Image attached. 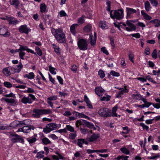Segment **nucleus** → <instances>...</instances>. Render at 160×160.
I'll use <instances>...</instances> for the list:
<instances>
[{"instance_id": "obj_1", "label": "nucleus", "mask_w": 160, "mask_h": 160, "mask_svg": "<svg viewBox=\"0 0 160 160\" xmlns=\"http://www.w3.org/2000/svg\"><path fill=\"white\" fill-rule=\"evenodd\" d=\"M52 33L55 37L57 41L60 43H65L66 38L65 34L61 28L55 29L52 28L51 30Z\"/></svg>"}, {"instance_id": "obj_2", "label": "nucleus", "mask_w": 160, "mask_h": 160, "mask_svg": "<svg viewBox=\"0 0 160 160\" xmlns=\"http://www.w3.org/2000/svg\"><path fill=\"white\" fill-rule=\"evenodd\" d=\"M33 112L32 116L33 117L39 118L41 115L51 114L52 112L50 109H34Z\"/></svg>"}, {"instance_id": "obj_3", "label": "nucleus", "mask_w": 160, "mask_h": 160, "mask_svg": "<svg viewBox=\"0 0 160 160\" xmlns=\"http://www.w3.org/2000/svg\"><path fill=\"white\" fill-rule=\"evenodd\" d=\"M112 11L110 12V17L112 18L120 20L123 18V11L122 9L115 10L113 14H112Z\"/></svg>"}, {"instance_id": "obj_4", "label": "nucleus", "mask_w": 160, "mask_h": 160, "mask_svg": "<svg viewBox=\"0 0 160 160\" xmlns=\"http://www.w3.org/2000/svg\"><path fill=\"white\" fill-rule=\"evenodd\" d=\"M36 99L34 96L32 94H29L28 97H23L21 100V102L24 104H31L33 101H35Z\"/></svg>"}, {"instance_id": "obj_5", "label": "nucleus", "mask_w": 160, "mask_h": 160, "mask_svg": "<svg viewBox=\"0 0 160 160\" xmlns=\"http://www.w3.org/2000/svg\"><path fill=\"white\" fill-rule=\"evenodd\" d=\"M87 41L83 39H80L78 42V47L80 50H85L87 49Z\"/></svg>"}, {"instance_id": "obj_6", "label": "nucleus", "mask_w": 160, "mask_h": 160, "mask_svg": "<svg viewBox=\"0 0 160 160\" xmlns=\"http://www.w3.org/2000/svg\"><path fill=\"white\" fill-rule=\"evenodd\" d=\"M57 126L56 124L54 123H50L47 124L46 128H43V132L47 133L51 131L55 130L57 128Z\"/></svg>"}, {"instance_id": "obj_7", "label": "nucleus", "mask_w": 160, "mask_h": 160, "mask_svg": "<svg viewBox=\"0 0 160 160\" xmlns=\"http://www.w3.org/2000/svg\"><path fill=\"white\" fill-rule=\"evenodd\" d=\"M99 114L102 117H108L111 116L110 112L109 110L106 108H102L98 111Z\"/></svg>"}, {"instance_id": "obj_8", "label": "nucleus", "mask_w": 160, "mask_h": 160, "mask_svg": "<svg viewBox=\"0 0 160 160\" xmlns=\"http://www.w3.org/2000/svg\"><path fill=\"white\" fill-rule=\"evenodd\" d=\"M12 137L11 138V141L12 142H19L24 144V139L20 136L17 134H14L12 135Z\"/></svg>"}, {"instance_id": "obj_9", "label": "nucleus", "mask_w": 160, "mask_h": 160, "mask_svg": "<svg viewBox=\"0 0 160 160\" xmlns=\"http://www.w3.org/2000/svg\"><path fill=\"white\" fill-rule=\"evenodd\" d=\"M0 35L4 37H8L10 35V33L6 27L4 26L0 25Z\"/></svg>"}, {"instance_id": "obj_10", "label": "nucleus", "mask_w": 160, "mask_h": 160, "mask_svg": "<svg viewBox=\"0 0 160 160\" xmlns=\"http://www.w3.org/2000/svg\"><path fill=\"white\" fill-rule=\"evenodd\" d=\"M134 22V21L127 20L126 22V23L128 27H126V30L128 31H131L133 30H135L136 29L135 26L131 22Z\"/></svg>"}, {"instance_id": "obj_11", "label": "nucleus", "mask_w": 160, "mask_h": 160, "mask_svg": "<svg viewBox=\"0 0 160 160\" xmlns=\"http://www.w3.org/2000/svg\"><path fill=\"white\" fill-rule=\"evenodd\" d=\"M31 29L27 27L26 25H21L19 27V32L21 33H25L28 34L31 31Z\"/></svg>"}, {"instance_id": "obj_12", "label": "nucleus", "mask_w": 160, "mask_h": 160, "mask_svg": "<svg viewBox=\"0 0 160 160\" xmlns=\"http://www.w3.org/2000/svg\"><path fill=\"white\" fill-rule=\"evenodd\" d=\"M126 11L127 12L126 18L128 19L131 17V14L137 12L136 10L132 8H126Z\"/></svg>"}, {"instance_id": "obj_13", "label": "nucleus", "mask_w": 160, "mask_h": 160, "mask_svg": "<svg viewBox=\"0 0 160 160\" xmlns=\"http://www.w3.org/2000/svg\"><path fill=\"white\" fill-rule=\"evenodd\" d=\"M90 42L92 46L95 45L96 40L97 38V34L95 32H94V36L91 33L89 35Z\"/></svg>"}, {"instance_id": "obj_14", "label": "nucleus", "mask_w": 160, "mask_h": 160, "mask_svg": "<svg viewBox=\"0 0 160 160\" xmlns=\"http://www.w3.org/2000/svg\"><path fill=\"white\" fill-rule=\"evenodd\" d=\"M87 121L83 119L78 120L76 122L75 125L77 128H79V126H82L84 128L86 127V123Z\"/></svg>"}, {"instance_id": "obj_15", "label": "nucleus", "mask_w": 160, "mask_h": 160, "mask_svg": "<svg viewBox=\"0 0 160 160\" xmlns=\"http://www.w3.org/2000/svg\"><path fill=\"white\" fill-rule=\"evenodd\" d=\"M100 137V135L98 133H93L89 138V141L90 142L96 141Z\"/></svg>"}, {"instance_id": "obj_16", "label": "nucleus", "mask_w": 160, "mask_h": 160, "mask_svg": "<svg viewBox=\"0 0 160 160\" xmlns=\"http://www.w3.org/2000/svg\"><path fill=\"white\" fill-rule=\"evenodd\" d=\"M11 124L13 125V127H20L24 125H26L24 122L23 121H15L13 122Z\"/></svg>"}, {"instance_id": "obj_17", "label": "nucleus", "mask_w": 160, "mask_h": 160, "mask_svg": "<svg viewBox=\"0 0 160 160\" xmlns=\"http://www.w3.org/2000/svg\"><path fill=\"white\" fill-rule=\"evenodd\" d=\"M7 19L9 22V24H10L16 25L19 22V21L13 17H7Z\"/></svg>"}, {"instance_id": "obj_18", "label": "nucleus", "mask_w": 160, "mask_h": 160, "mask_svg": "<svg viewBox=\"0 0 160 160\" xmlns=\"http://www.w3.org/2000/svg\"><path fill=\"white\" fill-rule=\"evenodd\" d=\"M95 93L99 96H101L104 92V90L101 87H96L95 89Z\"/></svg>"}, {"instance_id": "obj_19", "label": "nucleus", "mask_w": 160, "mask_h": 160, "mask_svg": "<svg viewBox=\"0 0 160 160\" xmlns=\"http://www.w3.org/2000/svg\"><path fill=\"white\" fill-rule=\"evenodd\" d=\"M35 128L32 125L29 127L28 126H24L22 127L23 132L25 133H28L29 132L31 129L34 130Z\"/></svg>"}, {"instance_id": "obj_20", "label": "nucleus", "mask_w": 160, "mask_h": 160, "mask_svg": "<svg viewBox=\"0 0 160 160\" xmlns=\"http://www.w3.org/2000/svg\"><path fill=\"white\" fill-rule=\"evenodd\" d=\"M10 5H13L16 8H18L20 4L19 0H10Z\"/></svg>"}, {"instance_id": "obj_21", "label": "nucleus", "mask_w": 160, "mask_h": 160, "mask_svg": "<svg viewBox=\"0 0 160 160\" xmlns=\"http://www.w3.org/2000/svg\"><path fill=\"white\" fill-rule=\"evenodd\" d=\"M78 26V24L75 23L72 25L70 28V30L71 33L73 35H75L76 32L75 29Z\"/></svg>"}, {"instance_id": "obj_22", "label": "nucleus", "mask_w": 160, "mask_h": 160, "mask_svg": "<svg viewBox=\"0 0 160 160\" xmlns=\"http://www.w3.org/2000/svg\"><path fill=\"white\" fill-rule=\"evenodd\" d=\"M84 100L87 104V106L88 108L90 109H92L93 108L92 105L89 100L88 98L86 95H85L84 97Z\"/></svg>"}, {"instance_id": "obj_23", "label": "nucleus", "mask_w": 160, "mask_h": 160, "mask_svg": "<svg viewBox=\"0 0 160 160\" xmlns=\"http://www.w3.org/2000/svg\"><path fill=\"white\" fill-rule=\"evenodd\" d=\"M122 89L120 90L118 94L116 95V97L117 98H119L121 97V96L124 94V93H127L128 92V90L126 88H125L124 89L122 88Z\"/></svg>"}, {"instance_id": "obj_24", "label": "nucleus", "mask_w": 160, "mask_h": 160, "mask_svg": "<svg viewBox=\"0 0 160 160\" xmlns=\"http://www.w3.org/2000/svg\"><path fill=\"white\" fill-rule=\"evenodd\" d=\"M42 143L44 145H48L51 143V142L46 137H43L41 138Z\"/></svg>"}, {"instance_id": "obj_25", "label": "nucleus", "mask_w": 160, "mask_h": 160, "mask_svg": "<svg viewBox=\"0 0 160 160\" xmlns=\"http://www.w3.org/2000/svg\"><path fill=\"white\" fill-rule=\"evenodd\" d=\"M153 24H155L154 26L155 27L157 28L160 26V20L158 19H155L151 20L149 22Z\"/></svg>"}, {"instance_id": "obj_26", "label": "nucleus", "mask_w": 160, "mask_h": 160, "mask_svg": "<svg viewBox=\"0 0 160 160\" xmlns=\"http://www.w3.org/2000/svg\"><path fill=\"white\" fill-rule=\"evenodd\" d=\"M141 13L145 19L150 20L152 19V17L144 12L143 10L141 11Z\"/></svg>"}, {"instance_id": "obj_27", "label": "nucleus", "mask_w": 160, "mask_h": 160, "mask_svg": "<svg viewBox=\"0 0 160 160\" xmlns=\"http://www.w3.org/2000/svg\"><path fill=\"white\" fill-rule=\"evenodd\" d=\"M118 107L117 106H115L112 109V116L113 117H120V115H118L117 113L116 112L117 110Z\"/></svg>"}, {"instance_id": "obj_28", "label": "nucleus", "mask_w": 160, "mask_h": 160, "mask_svg": "<svg viewBox=\"0 0 160 160\" xmlns=\"http://www.w3.org/2000/svg\"><path fill=\"white\" fill-rule=\"evenodd\" d=\"M145 8L147 12H149L152 8L150 3L148 1L145 2L144 3Z\"/></svg>"}, {"instance_id": "obj_29", "label": "nucleus", "mask_w": 160, "mask_h": 160, "mask_svg": "<svg viewBox=\"0 0 160 160\" xmlns=\"http://www.w3.org/2000/svg\"><path fill=\"white\" fill-rule=\"evenodd\" d=\"M85 18V16L84 15H83L81 17L78 18L77 21V22L78 23V25L79 24H82L84 22L85 20L84 18Z\"/></svg>"}, {"instance_id": "obj_30", "label": "nucleus", "mask_w": 160, "mask_h": 160, "mask_svg": "<svg viewBox=\"0 0 160 160\" xmlns=\"http://www.w3.org/2000/svg\"><path fill=\"white\" fill-rule=\"evenodd\" d=\"M92 26L91 24H88L83 28V30L84 32H90L92 29Z\"/></svg>"}, {"instance_id": "obj_31", "label": "nucleus", "mask_w": 160, "mask_h": 160, "mask_svg": "<svg viewBox=\"0 0 160 160\" xmlns=\"http://www.w3.org/2000/svg\"><path fill=\"white\" fill-rule=\"evenodd\" d=\"M84 139L82 138L78 139L77 140V145L80 148L82 147V144L84 143Z\"/></svg>"}, {"instance_id": "obj_32", "label": "nucleus", "mask_w": 160, "mask_h": 160, "mask_svg": "<svg viewBox=\"0 0 160 160\" xmlns=\"http://www.w3.org/2000/svg\"><path fill=\"white\" fill-rule=\"evenodd\" d=\"M3 72L6 75H10L11 74L10 71V68L9 67H7L4 68L3 70Z\"/></svg>"}, {"instance_id": "obj_33", "label": "nucleus", "mask_w": 160, "mask_h": 160, "mask_svg": "<svg viewBox=\"0 0 160 160\" xmlns=\"http://www.w3.org/2000/svg\"><path fill=\"white\" fill-rule=\"evenodd\" d=\"M6 102L11 103H14L15 104H17V102L16 101L15 99L12 98H6L5 99Z\"/></svg>"}, {"instance_id": "obj_34", "label": "nucleus", "mask_w": 160, "mask_h": 160, "mask_svg": "<svg viewBox=\"0 0 160 160\" xmlns=\"http://www.w3.org/2000/svg\"><path fill=\"white\" fill-rule=\"evenodd\" d=\"M40 11L42 12H45L46 9V6L44 3H42L40 5Z\"/></svg>"}, {"instance_id": "obj_35", "label": "nucleus", "mask_w": 160, "mask_h": 160, "mask_svg": "<svg viewBox=\"0 0 160 160\" xmlns=\"http://www.w3.org/2000/svg\"><path fill=\"white\" fill-rule=\"evenodd\" d=\"M37 139L35 137H30L27 138V141L30 143H32L36 141Z\"/></svg>"}, {"instance_id": "obj_36", "label": "nucleus", "mask_w": 160, "mask_h": 160, "mask_svg": "<svg viewBox=\"0 0 160 160\" xmlns=\"http://www.w3.org/2000/svg\"><path fill=\"white\" fill-rule=\"evenodd\" d=\"M49 71L52 74H56V72L55 71V70H56V68H54L51 66V65H50L49 67Z\"/></svg>"}, {"instance_id": "obj_37", "label": "nucleus", "mask_w": 160, "mask_h": 160, "mask_svg": "<svg viewBox=\"0 0 160 160\" xmlns=\"http://www.w3.org/2000/svg\"><path fill=\"white\" fill-rule=\"evenodd\" d=\"M120 151L122 153L126 154H128L130 152L129 151L125 148H122L120 149Z\"/></svg>"}, {"instance_id": "obj_38", "label": "nucleus", "mask_w": 160, "mask_h": 160, "mask_svg": "<svg viewBox=\"0 0 160 160\" xmlns=\"http://www.w3.org/2000/svg\"><path fill=\"white\" fill-rule=\"evenodd\" d=\"M66 130H68V131L71 132H73L75 131L74 130V128L69 125H67L66 127Z\"/></svg>"}, {"instance_id": "obj_39", "label": "nucleus", "mask_w": 160, "mask_h": 160, "mask_svg": "<svg viewBox=\"0 0 160 160\" xmlns=\"http://www.w3.org/2000/svg\"><path fill=\"white\" fill-rule=\"evenodd\" d=\"M73 133H70L69 135V138L71 139H73L75 138L77 136L76 131L73 132Z\"/></svg>"}, {"instance_id": "obj_40", "label": "nucleus", "mask_w": 160, "mask_h": 160, "mask_svg": "<svg viewBox=\"0 0 160 160\" xmlns=\"http://www.w3.org/2000/svg\"><path fill=\"white\" fill-rule=\"evenodd\" d=\"M53 46L54 49V51L57 54L59 55L60 53L59 52V48L55 44H53Z\"/></svg>"}, {"instance_id": "obj_41", "label": "nucleus", "mask_w": 160, "mask_h": 160, "mask_svg": "<svg viewBox=\"0 0 160 160\" xmlns=\"http://www.w3.org/2000/svg\"><path fill=\"white\" fill-rule=\"evenodd\" d=\"M98 74L102 78H103L105 76V74L104 71L102 70H100L98 71Z\"/></svg>"}, {"instance_id": "obj_42", "label": "nucleus", "mask_w": 160, "mask_h": 160, "mask_svg": "<svg viewBox=\"0 0 160 160\" xmlns=\"http://www.w3.org/2000/svg\"><path fill=\"white\" fill-rule=\"evenodd\" d=\"M110 96L108 95L106 97H102L101 98L100 100L101 101H108L110 100Z\"/></svg>"}, {"instance_id": "obj_43", "label": "nucleus", "mask_w": 160, "mask_h": 160, "mask_svg": "<svg viewBox=\"0 0 160 160\" xmlns=\"http://www.w3.org/2000/svg\"><path fill=\"white\" fill-rule=\"evenodd\" d=\"M44 153V152L42 151L38 152L37 154L36 157L40 158H42L44 157L43 155Z\"/></svg>"}, {"instance_id": "obj_44", "label": "nucleus", "mask_w": 160, "mask_h": 160, "mask_svg": "<svg viewBox=\"0 0 160 160\" xmlns=\"http://www.w3.org/2000/svg\"><path fill=\"white\" fill-rule=\"evenodd\" d=\"M110 73L111 75L114 77H119L120 75L119 73L112 70L111 71Z\"/></svg>"}, {"instance_id": "obj_45", "label": "nucleus", "mask_w": 160, "mask_h": 160, "mask_svg": "<svg viewBox=\"0 0 160 160\" xmlns=\"http://www.w3.org/2000/svg\"><path fill=\"white\" fill-rule=\"evenodd\" d=\"M3 84L5 87L9 88H11L12 86V84L8 82H5L3 83Z\"/></svg>"}, {"instance_id": "obj_46", "label": "nucleus", "mask_w": 160, "mask_h": 160, "mask_svg": "<svg viewBox=\"0 0 160 160\" xmlns=\"http://www.w3.org/2000/svg\"><path fill=\"white\" fill-rule=\"evenodd\" d=\"M20 47L19 48L18 50V51H22L26 50L28 52V50L29 49L28 48L27 46L23 47L21 45H20Z\"/></svg>"}, {"instance_id": "obj_47", "label": "nucleus", "mask_w": 160, "mask_h": 160, "mask_svg": "<svg viewBox=\"0 0 160 160\" xmlns=\"http://www.w3.org/2000/svg\"><path fill=\"white\" fill-rule=\"evenodd\" d=\"M35 49L37 54L38 55L41 56L42 55V52L40 48L38 47H37L35 48Z\"/></svg>"}, {"instance_id": "obj_48", "label": "nucleus", "mask_w": 160, "mask_h": 160, "mask_svg": "<svg viewBox=\"0 0 160 160\" xmlns=\"http://www.w3.org/2000/svg\"><path fill=\"white\" fill-rule=\"evenodd\" d=\"M152 55L153 58L156 59L157 58V52L156 49L153 50Z\"/></svg>"}, {"instance_id": "obj_49", "label": "nucleus", "mask_w": 160, "mask_h": 160, "mask_svg": "<svg viewBox=\"0 0 160 160\" xmlns=\"http://www.w3.org/2000/svg\"><path fill=\"white\" fill-rule=\"evenodd\" d=\"M140 125L142 127L143 129H146L147 131L149 130V127L148 126L146 125L144 123H140Z\"/></svg>"}, {"instance_id": "obj_50", "label": "nucleus", "mask_w": 160, "mask_h": 160, "mask_svg": "<svg viewBox=\"0 0 160 160\" xmlns=\"http://www.w3.org/2000/svg\"><path fill=\"white\" fill-rule=\"evenodd\" d=\"M19 52V56L20 58L22 59H24L23 57L25 54V53L22 51H18Z\"/></svg>"}, {"instance_id": "obj_51", "label": "nucleus", "mask_w": 160, "mask_h": 160, "mask_svg": "<svg viewBox=\"0 0 160 160\" xmlns=\"http://www.w3.org/2000/svg\"><path fill=\"white\" fill-rule=\"evenodd\" d=\"M152 5L155 7H157L158 4V2L157 0H149Z\"/></svg>"}, {"instance_id": "obj_52", "label": "nucleus", "mask_w": 160, "mask_h": 160, "mask_svg": "<svg viewBox=\"0 0 160 160\" xmlns=\"http://www.w3.org/2000/svg\"><path fill=\"white\" fill-rule=\"evenodd\" d=\"M110 44L112 46V48L113 49L115 48V44L114 40V39L112 37L110 38Z\"/></svg>"}, {"instance_id": "obj_53", "label": "nucleus", "mask_w": 160, "mask_h": 160, "mask_svg": "<svg viewBox=\"0 0 160 160\" xmlns=\"http://www.w3.org/2000/svg\"><path fill=\"white\" fill-rule=\"evenodd\" d=\"M86 126L90 128H92L94 127V125L92 123L88 121L86 123Z\"/></svg>"}, {"instance_id": "obj_54", "label": "nucleus", "mask_w": 160, "mask_h": 160, "mask_svg": "<svg viewBox=\"0 0 160 160\" xmlns=\"http://www.w3.org/2000/svg\"><path fill=\"white\" fill-rule=\"evenodd\" d=\"M129 158L128 156H121L118 157V159H122L124 160H128L127 159Z\"/></svg>"}, {"instance_id": "obj_55", "label": "nucleus", "mask_w": 160, "mask_h": 160, "mask_svg": "<svg viewBox=\"0 0 160 160\" xmlns=\"http://www.w3.org/2000/svg\"><path fill=\"white\" fill-rule=\"evenodd\" d=\"M80 130L82 133L83 134H85L89 132L88 130L86 128H81Z\"/></svg>"}, {"instance_id": "obj_56", "label": "nucleus", "mask_w": 160, "mask_h": 160, "mask_svg": "<svg viewBox=\"0 0 160 160\" xmlns=\"http://www.w3.org/2000/svg\"><path fill=\"white\" fill-rule=\"evenodd\" d=\"M57 98V96H52L50 97L47 98V100L49 101L55 100Z\"/></svg>"}, {"instance_id": "obj_57", "label": "nucleus", "mask_w": 160, "mask_h": 160, "mask_svg": "<svg viewBox=\"0 0 160 160\" xmlns=\"http://www.w3.org/2000/svg\"><path fill=\"white\" fill-rule=\"evenodd\" d=\"M101 51L103 52V53L106 54L107 55H108L109 54L108 51L106 49L105 47H103L101 48Z\"/></svg>"}, {"instance_id": "obj_58", "label": "nucleus", "mask_w": 160, "mask_h": 160, "mask_svg": "<svg viewBox=\"0 0 160 160\" xmlns=\"http://www.w3.org/2000/svg\"><path fill=\"white\" fill-rule=\"evenodd\" d=\"M4 96L5 97H7V98H8V97H12V98H15V95L12 92H11L9 94H7L5 95Z\"/></svg>"}, {"instance_id": "obj_59", "label": "nucleus", "mask_w": 160, "mask_h": 160, "mask_svg": "<svg viewBox=\"0 0 160 160\" xmlns=\"http://www.w3.org/2000/svg\"><path fill=\"white\" fill-rule=\"evenodd\" d=\"M34 92L33 89L30 88H28L27 90L24 91V92L28 93H34Z\"/></svg>"}, {"instance_id": "obj_60", "label": "nucleus", "mask_w": 160, "mask_h": 160, "mask_svg": "<svg viewBox=\"0 0 160 160\" xmlns=\"http://www.w3.org/2000/svg\"><path fill=\"white\" fill-rule=\"evenodd\" d=\"M106 26V23L104 22H100L99 23V27L102 29L105 28Z\"/></svg>"}, {"instance_id": "obj_61", "label": "nucleus", "mask_w": 160, "mask_h": 160, "mask_svg": "<svg viewBox=\"0 0 160 160\" xmlns=\"http://www.w3.org/2000/svg\"><path fill=\"white\" fill-rule=\"evenodd\" d=\"M35 77V75L33 72H30L28 74L29 79H33Z\"/></svg>"}, {"instance_id": "obj_62", "label": "nucleus", "mask_w": 160, "mask_h": 160, "mask_svg": "<svg viewBox=\"0 0 160 160\" xmlns=\"http://www.w3.org/2000/svg\"><path fill=\"white\" fill-rule=\"evenodd\" d=\"M60 17L67 16V14L64 11L62 10L60 12Z\"/></svg>"}, {"instance_id": "obj_63", "label": "nucleus", "mask_w": 160, "mask_h": 160, "mask_svg": "<svg viewBox=\"0 0 160 160\" xmlns=\"http://www.w3.org/2000/svg\"><path fill=\"white\" fill-rule=\"evenodd\" d=\"M87 152L88 153L90 154L93 152H98V150L88 149Z\"/></svg>"}, {"instance_id": "obj_64", "label": "nucleus", "mask_w": 160, "mask_h": 160, "mask_svg": "<svg viewBox=\"0 0 160 160\" xmlns=\"http://www.w3.org/2000/svg\"><path fill=\"white\" fill-rule=\"evenodd\" d=\"M57 78L59 82V83L61 84H63V80L62 78L60 76H57Z\"/></svg>"}]
</instances>
